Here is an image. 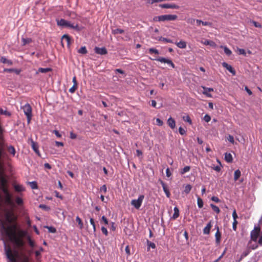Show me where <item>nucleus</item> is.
Returning <instances> with one entry per match:
<instances>
[{
  "mask_svg": "<svg viewBox=\"0 0 262 262\" xmlns=\"http://www.w3.org/2000/svg\"><path fill=\"white\" fill-rule=\"evenodd\" d=\"M1 229L6 232L11 241L18 248L21 249L24 246L25 242L23 238L26 236V231L23 230H19L16 232L17 225L16 224L6 226L5 225L2 223Z\"/></svg>",
  "mask_w": 262,
  "mask_h": 262,
  "instance_id": "f257e3e1",
  "label": "nucleus"
},
{
  "mask_svg": "<svg viewBox=\"0 0 262 262\" xmlns=\"http://www.w3.org/2000/svg\"><path fill=\"white\" fill-rule=\"evenodd\" d=\"M6 255L10 262H17L19 254L17 250L13 251L9 246H5Z\"/></svg>",
  "mask_w": 262,
  "mask_h": 262,
  "instance_id": "f03ea898",
  "label": "nucleus"
},
{
  "mask_svg": "<svg viewBox=\"0 0 262 262\" xmlns=\"http://www.w3.org/2000/svg\"><path fill=\"white\" fill-rule=\"evenodd\" d=\"M178 18V16L176 15H162L154 17L155 21H172L175 20Z\"/></svg>",
  "mask_w": 262,
  "mask_h": 262,
  "instance_id": "7ed1b4c3",
  "label": "nucleus"
},
{
  "mask_svg": "<svg viewBox=\"0 0 262 262\" xmlns=\"http://www.w3.org/2000/svg\"><path fill=\"white\" fill-rule=\"evenodd\" d=\"M21 108L23 110L25 115L27 117L28 123H30L32 117V107L29 103H26L24 106H21Z\"/></svg>",
  "mask_w": 262,
  "mask_h": 262,
  "instance_id": "20e7f679",
  "label": "nucleus"
},
{
  "mask_svg": "<svg viewBox=\"0 0 262 262\" xmlns=\"http://www.w3.org/2000/svg\"><path fill=\"white\" fill-rule=\"evenodd\" d=\"M57 25L59 26L70 28L78 31L80 30V28L77 24L74 25V24H72L70 21L64 19H61L58 20Z\"/></svg>",
  "mask_w": 262,
  "mask_h": 262,
  "instance_id": "39448f33",
  "label": "nucleus"
},
{
  "mask_svg": "<svg viewBox=\"0 0 262 262\" xmlns=\"http://www.w3.org/2000/svg\"><path fill=\"white\" fill-rule=\"evenodd\" d=\"M144 199V195L142 194L140 195L138 197V199L136 200H132L130 204L132 206H133L136 209H139L143 202V201Z\"/></svg>",
  "mask_w": 262,
  "mask_h": 262,
  "instance_id": "423d86ee",
  "label": "nucleus"
},
{
  "mask_svg": "<svg viewBox=\"0 0 262 262\" xmlns=\"http://www.w3.org/2000/svg\"><path fill=\"white\" fill-rule=\"evenodd\" d=\"M260 229L259 227H255L254 229L251 231V239L254 242H256L259 235Z\"/></svg>",
  "mask_w": 262,
  "mask_h": 262,
  "instance_id": "0eeeda50",
  "label": "nucleus"
},
{
  "mask_svg": "<svg viewBox=\"0 0 262 262\" xmlns=\"http://www.w3.org/2000/svg\"><path fill=\"white\" fill-rule=\"evenodd\" d=\"M151 59L152 60H156L159 61L162 63H166L168 64V65H169L170 66H171L172 68H175L174 64L172 62V61L171 60H170L169 59H166L164 57H159L158 58H154V59Z\"/></svg>",
  "mask_w": 262,
  "mask_h": 262,
  "instance_id": "6e6552de",
  "label": "nucleus"
},
{
  "mask_svg": "<svg viewBox=\"0 0 262 262\" xmlns=\"http://www.w3.org/2000/svg\"><path fill=\"white\" fill-rule=\"evenodd\" d=\"M6 220L10 223H13L16 220V217L11 211L8 212L6 214Z\"/></svg>",
  "mask_w": 262,
  "mask_h": 262,
  "instance_id": "1a4fd4ad",
  "label": "nucleus"
},
{
  "mask_svg": "<svg viewBox=\"0 0 262 262\" xmlns=\"http://www.w3.org/2000/svg\"><path fill=\"white\" fill-rule=\"evenodd\" d=\"M159 6L164 9H179V6L174 4H160Z\"/></svg>",
  "mask_w": 262,
  "mask_h": 262,
  "instance_id": "9d476101",
  "label": "nucleus"
},
{
  "mask_svg": "<svg viewBox=\"0 0 262 262\" xmlns=\"http://www.w3.org/2000/svg\"><path fill=\"white\" fill-rule=\"evenodd\" d=\"M202 88L203 89L204 91L202 93L206 95L208 97L211 98L212 97V95L209 93V92H213V89L211 88H206L205 86H202Z\"/></svg>",
  "mask_w": 262,
  "mask_h": 262,
  "instance_id": "9b49d317",
  "label": "nucleus"
},
{
  "mask_svg": "<svg viewBox=\"0 0 262 262\" xmlns=\"http://www.w3.org/2000/svg\"><path fill=\"white\" fill-rule=\"evenodd\" d=\"M160 182L163 187V191L166 194V196L167 198H169L170 196V193L169 191L168 186L163 181L160 180Z\"/></svg>",
  "mask_w": 262,
  "mask_h": 262,
  "instance_id": "f8f14e48",
  "label": "nucleus"
},
{
  "mask_svg": "<svg viewBox=\"0 0 262 262\" xmlns=\"http://www.w3.org/2000/svg\"><path fill=\"white\" fill-rule=\"evenodd\" d=\"M95 52L96 53L100 55H105L107 54V51L105 48H99L95 47Z\"/></svg>",
  "mask_w": 262,
  "mask_h": 262,
  "instance_id": "ddd939ff",
  "label": "nucleus"
},
{
  "mask_svg": "<svg viewBox=\"0 0 262 262\" xmlns=\"http://www.w3.org/2000/svg\"><path fill=\"white\" fill-rule=\"evenodd\" d=\"M5 201L7 204L10 206H14L15 205L14 202L13 201L10 193L5 195Z\"/></svg>",
  "mask_w": 262,
  "mask_h": 262,
  "instance_id": "4468645a",
  "label": "nucleus"
},
{
  "mask_svg": "<svg viewBox=\"0 0 262 262\" xmlns=\"http://www.w3.org/2000/svg\"><path fill=\"white\" fill-rule=\"evenodd\" d=\"M215 228L216 229V232L215 234V242L217 244H219L221 243V233L217 226H215Z\"/></svg>",
  "mask_w": 262,
  "mask_h": 262,
  "instance_id": "2eb2a0df",
  "label": "nucleus"
},
{
  "mask_svg": "<svg viewBox=\"0 0 262 262\" xmlns=\"http://www.w3.org/2000/svg\"><path fill=\"white\" fill-rule=\"evenodd\" d=\"M222 66L224 68H225L227 70H228L233 75H235V71L233 69L231 66L229 65L227 63L225 62L222 63Z\"/></svg>",
  "mask_w": 262,
  "mask_h": 262,
  "instance_id": "dca6fc26",
  "label": "nucleus"
},
{
  "mask_svg": "<svg viewBox=\"0 0 262 262\" xmlns=\"http://www.w3.org/2000/svg\"><path fill=\"white\" fill-rule=\"evenodd\" d=\"M0 184L1 186H6L7 184V180L5 178L3 172L0 170Z\"/></svg>",
  "mask_w": 262,
  "mask_h": 262,
  "instance_id": "f3484780",
  "label": "nucleus"
},
{
  "mask_svg": "<svg viewBox=\"0 0 262 262\" xmlns=\"http://www.w3.org/2000/svg\"><path fill=\"white\" fill-rule=\"evenodd\" d=\"M212 227L211 221H210L207 225V226L203 229V233L204 234H209L210 233V229Z\"/></svg>",
  "mask_w": 262,
  "mask_h": 262,
  "instance_id": "a211bd4d",
  "label": "nucleus"
},
{
  "mask_svg": "<svg viewBox=\"0 0 262 262\" xmlns=\"http://www.w3.org/2000/svg\"><path fill=\"white\" fill-rule=\"evenodd\" d=\"M167 124L171 129L174 128L176 127V122L174 119L171 117L168 118L167 120Z\"/></svg>",
  "mask_w": 262,
  "mask_h": 262,
  "instance_id": "6ab92c4d",
  "label": "nucleus"
},
{
  "mask_svg": "<svg viewBox=\"0 0 262 262\" xmlns=\"http://www.w3.org/2000/svg\"><path fill=\"white\" fill-rule=\"evenodd\" d=\"M31 146L33 150L38 155H39L38 146L37 143L31 140Z\"/></svg>",
  "mask_w": 262,
  "mask_h": 262,
  "instance_id": "aec40b11",
  "label": "nucleus"
},
{
  "mask_svg": "<svg viewBox=\"0 0 262 262\" xmlns=\"http://www.w3.org/2000/svg\"><path fill=\"white\" fill-rule=\"evenodd\" d=\"M52 69L50 68H39L38 70V71L36 72L37 74L38 73H46L52 71Z\"/></svg>",
  "mask_w": 262,
  "mask_h": 262,
  "instance_id": "412c9836",
  "label": "nucleus"
},
{
  "mask_svg": "<svg viewBox=\"0 0 262 262\" xmlns=\"http://www.w3.org/2000/svg\"><path fill=\"white\" fill-rule=\"evenodd\" d=\"M225 159L228 163L232 162L233 161L232 156L231 154L226 152L225 154Z\"/></svg>",
  "mask_w": 262,
  "mask_h": 262,
  "instance_id": "4be33fe9",
  "label": "nucleus"
},
{
  "mask_svg": "<svg viewBox=\"0 0 262 262\" xmlns=\"http://www.w3.org/2000/svg\"><path fill=\"white\" fill-rule=\"evenodd\" d=\"M203 44L205 45H209L213 47H215L216 46V43L214 41L208 39L205 40L203 42Z\"/></svg>",
  "mask_w": 262,
  "mask_h": 262,
  "instance_id": "5701e85b",
  "label": "nucleus"
},
{
  "mask_svg": "<svg viewBox=\"0 0 262 262\" xmlns=\"http://www.w3.org/2000/svg\"><path fill=\"white\" fill-rule=\"evenodd\" d=\"M177 46L181 49H185L186 48V43L185 41L181 40L176 43Z\"/></svg>",
  "mask_w": 262,
  "mask_h": 262,
  "instance_id": "b1692460",
  "label": "nucleus"
},
{
  "mask_svg": "<svg viewBox=\"0 0 262 262\" xmlns=\"http://www.w3.org/2000/svg\"><path fill=\"white\" fill-rule=\"evenodd\" d=\"M173 210H174V213L173 214L172 218L173 220H176L179 216V209H178V208L177 207H175L174 208Z\"/></svg>",
  "mask_w": 262,
  "mask_h": 262,
  "instance_id": "393cba45",
  "label": "nucleus"
},
{
  "mask_svg": "<svg viewBox=\"0 0 262 262\" xmlns=\"http://www.w3.org/2000/svg\"><path fill=\"white\" fill-rule=\"evenodd\" d=\"M241 172L239 169H237L234 171V180L236 181L241 177Z\"/></svg>",
  "mask_w": 262,
  "mask_h": 262,
  "instance_id": "a878e982",
  "label": "nucleus"
},
{
  "mask_svg": "<svg viewBox=\"0 0 262 262\" xmlns=\"http://www.w3.org/2000/svg\"><path fill=\"white\" fill-rule=\"evenodd\" d=\"M220 48L224 49V52L227 55L230 56L232 54V51L226 46H221Z\"/></svg>",
  "mask_w": 262,
  "mask_h": 262,
  "instance_id": "bb28decb",
  "label": "nucleus"
},
{
  "mask_svg": "<svg viewBox=\"0 0 262 262\" xmlns=\"http://www.w3.org/2000/svg\"><path fill=\"white\" fill-rule=\"evenodd\" d=\"M14 189L17 192H21L25 190L24 188L21 186L19 185H14Z\"/></svg>",
  "mask_w": 262,
  "mask_h": 262,
  "instance_id": "cd10ccee",
  "label": "nucleus"
},
{
  "mask_svg": "<svg viewBox=\"0 0 262 262\" xmlns=\"http://www.w3.org/2000/svg\"><path fill=\"white\" fill-rule=\"evenodd\" d=\"M21 40H22V43H23V46H25L27 44H29L30 42H31L32 41V39L30 38H22Z\"/></svg>",
  "mask_w": 262,
  "mask_h": 262,
  "instance_id": "c85d7f7f",
  "label": "nucleus"
},
{
  "mask_svg": "<svg viewBox=\"0 0 262 262\" xmlns=\"http://www.w3.org/2000/svg\"><path fill=\"white\" fill-rule=\"evenodd\" d=\"M8 151L13 156L15 155V149L13 146L11 145L8 147Z\"/></svg>",
  "mask_w": 262,
  "mask_h": 262,
  "instance_id": "c756f323",
  "label": "nucleus"
},
{
  "mask_svg": "<svg viewBox=\"0 0 262 262\" xmlns=\"http://www.w3.org/2000/svg\"><path fill=\"white\" fill-rule=\"evenodd\" d=\"M147 251H149L150 247L152 249L156 248V245L155 243L151 242L149 241L148 240H147Z\"/></svg>",
  "mask_w": 262,
  "mask_h": 262,
  "instance_id": "7c9ffc66",
  "label": "nucleus"
},
{
  "mask_svg": "<svg viewBox=\"0 0 262 262\" xmlns=\"http://www.w3.org/2000/svg\"><path fill=\"white\" fill-rule=\"evenodd\" d=\"M76 221L78 224L79 228L80 229H82L83 227V224L81 219L78 216H77L76 218Z\"/></svg>",
  "mask_w": 262,
  "mask_h": 262,
  "instance_id": "2f4dec72",
  "label": "nucleus"
},
{
  "mask_svg": "<svg viewBox=\"0 0 262 262\" xmlns=\"http://www.w3.org/2000/svg\"><path fill=\"white\" fill-rule=\"evenodd\" d=\"M124 32V31L121 29H115L112 30V33L114 34H122Z\"/></svg>",
  "mask_w": 262,
  "mask_h": 262,
  "instance_id": "473e14b6",
  "label": "nucleus"
},
{
  "mask_svg": "<svg viewBox=\"0 0 262 262\" xmlns=\"http://www.w3.org/2000/svg\"><path fill=\"white\" fill-rule=\"evenodd\" d=\"M148 53L150 54H155L156 55L159 54V52L157 49L152 48L148 49Z\"/></svg>",
  "mask_w": 262,
  "mask_h": 262,
  "instance_id": "72a5a7b5",
  "label": "nucleus"
},
{
  "mask_svg": "<svg viewBox=\"0 0 262 262\" xmlns=\"http://www.w3.org/2000/svg\"><path fill=\"white\" fill-rule=\"evenodd\" d=\"M62 39H65L68 45H70L71 43V38L67 34H64L62 37Z\"/></svg>",
  "mask_w": 262,
  "mask_h": 262,
  "instance_id": "f704fd0d",
  "label": "nucleus"
},
{
  "mask_svg": "<svg viewBox=\"0 0 262 262\" xmlns=\"http://www.w3.org/2000/svg\"><path fill=\"white\" fill-rule=\"evenodd\" d=\"M192 186L190 184H187V185L185 186L184 191L186 194H188L190 192Z\"/></svg>",
  "mask_w": 262,
  "mask_h": 262,
  "instance_id": "c9c22d12",
  "label": "nucleus"
},
{
  "mask_svg": "<svg viewBox=\"0 0 262 262\" xmlns=\"http://www.w3.org/2000/svg\"><path fill=\"white\" fill-rule=\"evenodd\" d=\"M15 203L18 205V206H21L23 205V200L20 197H16L15 199Z\"/></svg>",
  "mask_w": 262,
  "mask_h": 262,
  "instance_id": "e433bc0d",
  "label": "nucleus"
},
{
  "mask_svg": "<svg viewBox=\"0 0 262 262\" xmlns=\"http://www.w3.org/2000/svg\"><path fill=\"white\" fill-rule=\"evenodd\" d=\"M190 170V166H185L181 171L180 173L182 174H184L186 172H188Z\"/></svg>",
  "mask_w": 262,
  "mask_h": 262,
  "instance_id": "4c0bfd02",
  "label": "nucleus"
},
{
  "mask_svg": "<svg viewBox=\"0 0 262 262\" xmlns=\"http://www.w3.org/2000/svg\"><path fill=\"white\" fill-rule=\"evenodd\" d=\"M210 206H211V208L212 209V210L214 212H215L217 213H220V208L217 206H216V205H215L214 204H211L210 205Z\"/></svg>",
  "mask_w": 262,
  "mask_h": 262,
  "instance_id": "58836bf2",
  "label": "nucleus"
},
{
  "mask_svg": "<svg viewBox=\"0 0 262 262\" xmlns=\"http://www.w3.org/2000/svg\"><path fill=\"white\" fill-rule=\"evenodd\" d=\"M87 52L88 51L85 46L81 47L78 50V53L82 54H86Z\"/></svg>",
  "mask_w": 262,
  "mask_h": 262,
  "instance_id": "ea45409f",
  "label": "nucleus"
},
{
  "mask_svg": "<svg viewBox=\"0 0 262 262\" xmlns=\"http://www.w3.org/2000/svg\"><path fill=\"white\" fill-rule=\"evenodd\" d=\"M27 239L28 241L29 245L32 248H33L35 246V243L31 239V237L30 236H28L27 237Z\"/></svg>",
  "mask_w": 262,
  "mask_h": 262,
  "instance_id": "a19ab883",
  "label": "nucleus"
},
{
  "mask_svg": "<svg viewBox=\"0 0 262 262\" xmlns=\"http://www.w3.org/2000/svg\"><path fill=\"white\" fill-rule=\"evenodd\" d=\"M29 184L32 189H35L38 188L37 184L35 181L29 182Z\"/></svg>",
  "mask_w": 262,
  "mask_h": 262,
  "instance_id": "79ce46f5",
  "label": "nucleus"
},
{
  "mask_svg": "<svg viewBox=\"0 0 262 262\" xmlns=\"http://www.w3.org/2000/svg\"><path fill=\"white\" fill-rule=\"evenodd\" d=\"M197 203H198V205L199 208H201L203 207V201L202 199H201L199 197L198 198Z\"/></svg>",
  "mask_w": 262,
  "mask_h": 262,
  "instance_id": "37998d69",
  "label": "nucleus"
},
{
  "mask_svg": "<svg viewBox=\"0 0 262 262\" xmlns=\"http://www.w3.org/2000/svg\"><path fill=\"white\" fill-rule=\"evenodd\" d=\"M46 228L48 229V231L50 233H54L56 232V229L53 227L47 226Z\"/></svg>",
  "mask_w": 262,
  "mask_h": 262,
  "instance_id": "c03bdc74",
  "label": "nucleus"
},
{
  "mask_svg": "<svg viewBox=\"0 0 262 262\" xmlns=\"http://www.w3.org/2000/svg\"><path fill=\"white\" fill-rule=\"evenodd\" d=\"M183 119L185 121L189 122L190 124H192V121L188 115L186 116H183Z\"/></svg>",
  "mask_w": 262,
  "mask_h": 262,
  "instance_id": "a18cd8bd",
  "label": "nucleus"
},
{
  "mask_svg": "<svg viewBox=\"0 0 262 262\" xmlns=\"http://www.w3.org/2000/svg\"><path fill=\"white\" fill-rule=\"evenodd\" d=\"M237 52L239 55H243L244 56H246V53L244 49H237Z\"/></svg>",
  "mask_w": 262,
  "mask_h": 262,
  "instance_id": "49530a36",
  "label": "nucleus"
},
{
  "mask_svg": "<svg viewBox=\"0 0 262 262\" xmlns=\"http://www.w3.org/2000/svg\"><path fill=\"white\" fill-rule=\"evenodd\" d=\"M77 88L78 85H76V84H73V86L69 89V92L71 93H74L75 92V91L77 89Z\"/></svg>",
  "mask_w": 262,
  "mask_h": 262,
  "instance_id": "de8ad7c7",
  "label": "nucleus"
},
{
  "mask_svg": "<svg viewBox=\"0 0 262 262\" xmlns=\"http://www.w3.org/2000/svg\"><path fill=\"white\" fill-rule=\"evenodd\" d=\"M217 162L220 163V165L216 166L214 167H213V169L214 170L219 172L221 169V162L219 161V160H217Z\"/></svg>",
  "mask_w": 262,
  "mask_h": 262,
  "instance_id": "09e8293b",
  "label": "nucleus"
},
{
  "mask_svg": "<svg viewBox=\"0 0 262 262\" xmlns=\"http://www.w3.org/2000/svg\"><path fill=\"white\" fill-rule=\"evenodd\" d=\"M90 221L91 224L93 226L94 232H95L96 229V225H95L94 219L92 218H91Z\"/></svg>",
  "mask_w": 262,
  "mask_h": 262,
  "instance_id": "8fccbe9b",
  "label": "nucleus"
},
{
  "mask_svg": "<svg viewBox=\"0 0 262 262\" xmlns=\"http://www.w3.org/2000/svg\"><path fill=\"white\" fill-rule=\"evenodd\" d=\"M2 190H3V192L4 193V194L5 195L10 193L9 191H8V188L6 187V186H2Z\"/></svg>",
  "mask_w": 262,
  "mask_h": 262,
  "instance_id": "3c124183",
  "label": "nucleus"
},
{
  "mask_svg": "<svg viewBox=\"0 0 262 262\" xmlns=\"http://www.w3.org/2000/svg\"><path fill=\"white\" fill-rule=\"evenodd\" d=\"M203 119L205 122H209L211 120V117L209 115L206 114L204 116Z\"/></svg>",
  "mask_w": 262,
  "mask_h": 262,
  "instance_id": "603ef678",
  "label": "nucleus"
},
{
  "mask_svg": "<svg viewBox=\"0 0 262 262\" xmlns=\"http://www.w3.org/2000/svg\"><path fill=\"white\" fill-rule=\"evenodd\" d=\"M226 250L225 249L224 251V252H223V253L220 256H219V258L217 259H216V260H215L213 262H219V261L221 259V258L224 256V254L226 253Z\"/></svg>",
  "mask_w": 262,
  "mask_h": 262,
  "instance_id": "864d4df0",
  "label": "nucleus"
},
{
  "mask_svg": "<svg viewBox=\"0 0 262 262\" xmlns=\"http://www.w3.org/2000/svg\"><path fill=\"white\" fill-rule=\"evenodd\" d=\"M164 1V0H147V2L150 4H153L154 3L163 2Z\"/></svg>",
  "mask_w": 262,
  "mask_h": 262,
  "instance_id": "5fc2aeb1",
  "label": "nucleus"
},
{
  "mask_svg": "<svg viewBox=\"0 0 262 262\" xmlns=\"http://www.w3.org/2000/svg\"><path fill=\"white\" fill-rule=\"evenodd\" d=\"M232 217H233L234 221H236L237 219L238 218V216L236 213V211L235 209H234L232 212Z\"/></svg>",
  "mask_w": 262,
  "mask_h": 262,
  "instance_id": "6e6d98bb",
  "label": "nucleus"
},
{
  "mask_svg": "<svg viewBox=\"0 0 262 262\" xmlns=\"http://www.w3.org/2000/svg\"><path fill=\"white\" fill-rule=\"evenodd\" d=\"M100 191H102L104 192V193H105L107 191V187H106V186L105 185H102L101 187H100Z\"/></svg>",
  "mask_w": 262,
  "mask_h": 262,
  "instance_id": "4d7b16f0",
  "label": "nucleus"
},
{
  "mask_svg": "<svg viewBox=\"0 0 262 262\" xmlns=\"http://www.w3.org/2000/svg\"><path fill=\"white\" fill-rule=\"evenodd\" d=\"M103 222L105 225L108 224V220L105 217V216H102L101 220V223Z\"/></svg>",
  "mask_w": 262,
  "mask_h": 262,
  "instance_id": "13d9d810",
  "label": "nucleus"
},
{
  "mask_svg": "<svg viewBox=\"0 0 262 262\" xmlns=\"http://www.w3.org/2000/svg\"><path fill=\"white\" fill-rule=\"evenodd\" d=\"M156 123L158 126H162L163 124V122L159 118L156 119Z\"/></svg>",
  "mask_w": 262,
  "mask_h": 262,
  "instance_id": "bf43d9fd",
  "label": "nucleus"
},
{
  "mask_svg": "<svg viewBox=\"0 0 262 262\" xmlns=\"http://www.w3.org/2000/svg\"><path fill=\"white\" fill-rule=\"evenodd\" d=\"M102 232L106 236L108 235V232L107 229L104 227H101Z\"/></svg>",
  "mask_w": 262,
  "mask_h": 262,
  "instance_id": "052dcab7",
  "label": "nucleus"
},
{
  "mask_svg": "<svg viewBox=\"0 0 262 262\" xmlns=\"http://www.w3.org/2000/svg\"><path fill=\"white\" fill-rule=\"evenodd\" d=\"M238 224V222L237 221H234L232 224V228L233 230L236 231V228H237V224Z\"/></svg>",
  "mask_w": 262,
  "mask_h": 262,
  "instance_id": "680f3d73",
  "label": "nucleus"
},
{
  "mask_svg": "<svg viewBox=\"0 0 262 262\" xmlns=\"http://www.w3.org/2000/svg\"><path fill=\"white\" fill-rule=\"evenodd\" d=\"M39 207L45 210H49L50 209V208L48 206L44 204H40L39 206Z\"/></svg>",
  "mask_w": 262,
  "mask_h": 262,
  "instance_id": "e2e57ef3",
  "label": "nucleus"
},
{
  "mask_svg": "<svg viewBox=\"0 0 262 262\" xmlns=\"http://www.w3.org/2000/svg\"><path fill=\"white\" fill-rule=\"evenodd\" d=\"M179 133L182 135H183L184 134H185L186 133V131L185 130V129L184 128H183L182 127H180L179 128Z\"/></svg>",
  "mask_w": 262,
  "mask_h": 262,
  "instance_id": "0e129e2a",
  "label": "nucleus"
},
{
  "mask_svg": "<svg viewBox=\"0 0 262 262\" xmlns=\"http://www.w3.org/2000/svg\"><path fill=\"white\" fill-rule=\"evenodd\" d=\"M252 23L255 27L259 28H261L262 27V26L261 25V24L256 21H253Z\"/></svg>",
  "mask_w": 262,
  "mask_h": 262,
  "instance_id": "69168bd1",
  "label": "nucleus"
},
{
  "mask_svg": "<svg viewBox=\"0 0 262 262\" xmlns=\"http://www.w3.org/2000/svg\"><path fill=\"white\" fill-rule=\"evenodd\" d=\"M125 251L127 255H130V248L129 246L127 245L125 247Z\"/></svg>",
  "mask_w": 262,
  "mask_h": 262,
  "instance_id": "338daca9",
  "label": "nucleus"
},
{
  "mask_svg": "<svg viewBox=\"0 0 262 262\" xmlns=\"http://www.w3.org/2000/svg\"><path fill=\"white\" fill-rule=\"evenodd\" d=\"M228 141L231 142V143L233 144L234 142V138L231 135H229L228 136Z\"/></svg>",
  "mask_w": 262,
  "mask_h": 262,
  "instance_id": "774afa93",
  "label": "nucleus"
}]
</instances>
